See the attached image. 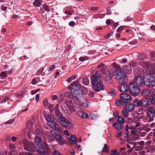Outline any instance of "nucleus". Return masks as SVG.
<instances>
[{"label": "nucleus", "mask_w": 155, "mask_h": 155, "mask_svg": "<svg viewBox=\"0 0 155 155\" xmlns=\"http://www.w3.org/2000/svg\"><path fill=\"white\" fill-rule=\"evenodd\" d=\"M72 101L67 99L62 104V108L64 110L65 113L68 115L70 114L72 112L74 111V108L72 105Z\"/></svg>", "instance_id": "5"}, {"label": "nucleus", "mask_w": 155, "mask_h": 155, "mask_svg": "<svg viewBox=\"0 0 155 155\" xmlns=\"http://www.w3.org/2000/svg\"><path fill=\"white\" fill-rule=\"evenodd\" d=\"M76 77L75 75H73L69 77L67 80L66 81L68 83L71 82L73 80L75 79Z\"/></svg>", "instance_id": "30"}, {"label": "nucleus", "mask_w": 155, "mask_h": 155, "mask_svg": "<svg viewBox=\"0 0 155 155\" xmlns=\"http://www.w3.org/2000/svg\"><path fill=\"white\" fill-rule=\"evenodd\" d=\"M15 119H13L11 120H8V121H7L5 124H12L13 122L15 121Z\"/></svg>", "instance_id": "47"}, {"label": "nucleus", "mask_w": 155, "mask_h": 155, "mask_svg": "<svg viewBox=\"0 0 155 155\" xmlns=\"http://www.w3.org/2000/svg\"><path fill=\"white\" fill-rule=\"evenodd\" d=\"M122 114L124 117H128L129 113L125 107H124V109L122 110Z\"/></svg>", "instance_id": "28"}, {"label": "nucleus", "mask_w": 155, "mask_h": 155, "mask_svg": "<svg viewBox=\"0 0 155 155\" xmlns=\"http://www.w3.org/2000/svg\"><path fill=\"white\" fill-rule=\"evenodd\" d=\"M137 144H139L140 146L143 149V146L145 145V143L144 141H141L139 142H137Z\"/></svg>", "instance_id": "39"}, {"label": "nucleus", "mask_w": 155, "mask_h": 155, "mask_svg": "<svg viewBox=\"0 0 155 155\" xmlns=\"http://www.w3.org/2000/svg\"><path fill=\"white\" fill-rule=\"evenodd\" d=\"M113 32H111L110 33L108 34L107 35L105 36L106 38H108L110 36H111L113 35Z\"/></svg>", "instance_id": "56"}, {"label": "nucleus", "mask_w": 155, "mask_h": 155, "mask_svg": "<svg viewBox=\"0 0 155 155\" xmlns=\"http://www.w3.org/2000/svg\"><path fill=\"white\" fill-rule=\"evenodd\" d=\"M41 143V144L39 145H38L37 144L38 146V149L37 150L38 152L41 154V155H45V149L42 147V141ZM36 143L37 144V143Z\"/></svg>", "instance_id": "19"}, {"label": "nucleus", "mask_w": 155, "mask_h": 155, "mask_svg": "<svg viewBox=\"0 0 155 155\" xmlns=\"http://www.w3.org/2000/svg\"><path fill=\"white\" fill-rule=\"evenodd\" d=\"M146 134V133L145 132H140V136L142 137H144Z\"/></svg>", "instance_id": "57"}, {"label": "nucleus", "mask_w": 155, "mask_h": 155, "mask_svg": "<svg viewBox=\"0 0 155 155\" xmlns=\"http://www.w3.org/2000/svg\"><path fill=\"white\" fill-rule=\"evenodd\" d=\"M126 27L125 26H120L118 28L117 30V31L119 33H121L122 32L123 30Z\"/></svg>", "instance_id": "36"}, {"label": "nucleus", "mask_w": 155, "mask_h": 155, "mask_svg": "<svg viewBox=\"0 0 155 155\" xmlns=\"http://www.w3.org/2000/svg\"><path fill=\"white\" fill-rule=\"evenodd\" d=\"M108 146L105 144H104V147L102 150V152L106 153L108 152Z\"/></svg>", "instance_id": "37"}, {"label": "nucleus", "mask_w": 155, "mask_h": 155, "mask_svg": "<svg viewBox=\"0 0 155 155\" xmlns=\"http://www.w3.org/2000/svg\"><path fill=\"white\" fill-rule=\"evenodd\" d=\"M23 96V94H18L16 95V97H17L19 98L20 99H21V98H22Z\"/></svg>", "instance_id": "62"}, {"label": "nucleus", "mask_w": 155, "mask_h": 155, "mask_svg": "<svg viewBox=\"0 0 155 155\" xmlns=\"http://www.w3.org/2000/svg\"><path fill=\"white\" fill-rule=\"evenodd\" d=\"M42 6L45 10L46 11L48 12L50 11V9L47 5L44 4L42 5Z\"/></svg>", "instance_id": "40"}, {"label": "nucleus", "mask_w": 155, "mask_h": 155, "mask_svg": "<svg viewBox=\"0 0 155 155\" xmlns=\"http://www.w3.org/2000/svg\"><path fill=\"white\" fill-rule=\"evenodd\" d=\"M46 120L48 125L51 126L53 129L57 131L60 130V127L58 124L56 123L53 115L48 114L47 116H46Z\"/></svg>", "instance_id": "7"}, {"label": "nucleus", "mask_w": 155, "mask_h": 155, "mask_svg": "<svg viewBox=\"0 0 155 155\" xmlns=\"http://www.w3.org/2000/svg\"><path fill=\"white\" fill-rule=\"evenodd\" d=\"M114 71V70L111 68L108 69L107 71H103L102 76L103 80L108 83H111L113 82L112 78Z\"/></svg>", "instance_id": "6"}, {"label": "nucleus", "mask_w": 155, "mask_h": 155, "mask_svg": "<svg viewBox=\"0 0 155 155\" xmlns=\"http://www.w3.org/2000/svg\"><path fill=\"white\" fill-rule=\"evenodd\" d=\"M89 59V57L87 56L81 57L79 58V60L81 61H84L85 60H88Z\"/></svg>", "instance_id": "38"}, {"label": "nucleus", "mask_w": 155, "mask_h": 155, "mask_svg": "<svg viewBox=\"0 0 155 155\" xmlns=\"http://www.w3.org/2000/svg\"><path fill=\"white\" fill-rule=\"evenodd\" d=\"M77 114L81 118L84 119L89 117L88 114L84 112L80 108H78Z\"/></svg>", "instance_id": "16"}, {"label": "nucleus", "mask_w": 155, "mask_h": 155, "mask_svg": "<svg viewBox=\"0 0 155 155\" xmlns=\"http://www.w3.org/2000/svg\"><path fill=\"white\" fill-rule=\"evenodd\" d=\"M82 82L84 85H88L89 84V81L88 77H84L82 80Z\"/></svg>", "instance_id": "27"}, {"label": "nucleus", "mask_w": 155, "mask_h": 155, "mask_svg": "<svg viewBox=\"0 0 155 155\" xmlns=\"http://www.w3.org/2000/svg\"><path fill=\"white\" fill-rule=\"evenodd\" d=\"M53 136L57 140L60 145H63L65 144V141L63 138L59 134L55 133L54 134V135Z\"/></svg>", "instance_id": "15"}, {"label": "nucleus", "mask_w": 155, "mask_h": 155, "mask_svg": "<svg viewBox=\"0 0 155 155\" xmlns=\"http://www.w3.org/2000/svg\"><path fill=\"white\" fill-rule=\"evenodd\" d=\"M35 118L34 117L32 118L31 120L27 123L26 125L27 127L29 129H31L35 124Z\"/></svg>", "instance_id": "20"}, {"label": "nucleus", "mask_w": 155, "mask_h": 155, "mask_svg": "<svg viewBox=\"0 0 155 155\" xmlns=\"http://www.w3.org/2000/svg\"><path fill=\"white\" fill-rule=\"evenodd\" d=\"M91 83L92 88L96 92L104 90V86L101 78V74L96 71L95 73L92 74L91 77Z\"/></svg>", "instance_id": "3"}, {"label": "nucleus", "mask_w": 155, "mask_h": 155, "mask_svg": "<svg viewBox=\"0 0 155 155\" xmlns=\"http://www.w3.org/2000/svg\"><path fill=\"white\" fill-rule=\"evenodd\" d=\"M35 133L36 136L35 138V141L36 143L39 145L41 144L42 142V134L40 130L38 128L35 129Z\"/></svg>", "instance_id": "11"}, {"label": "nucleus", "mask_w": 155, "mask_h": 155, "mask_svg": "<svg viewBox=\"0 0 155 155\" xmlns=\"http://www.w3.org/2000/svg\"><path fill=\"white\" fill-rule=\"evenodd\" d=\"M71 94H72L71 93V92L65 91L64 93V96L65 97L69 98L71 97Z\"/></svg>", "instance_id": "33"}, {"label": "nucleus", "mask_w": 155, "mask_h": 155, "mask_svg": "<svg viewBox=\"0 0 155 155\" xmlns=\"http://www.w3.org/2000/svg\"><path fill=\"white\" fill-rule=\"evenodd\" d=\"M60 123L66 129H70L72 125L71 123L67 119L65 118L61 115V117H58Z\"/></svg>", "instance_id": "10"}, {"label": "nucleus", "mask_w": 155, "mask_h": 155, "mask_svg": "<svg viewBox=\"0 0 155 155\" xmlns=\"http://www.w3.org/2000/svg\"><path fill=\"white\" fill-rule=\"evenodd\" d=\"M147 116L148 121L149 122H152L154 120V117L155 115V111L151 108H149L147 110Z\"/></svg>", "instance_id": "12"}, {"label": "nucleus", "mask_w": 155, "mask_h": 155, "mask_svg": "<svg viewBox=\"0 0 155 155\" xmlns=\"http://www.w3.org/2000/svg\"><path fill=\"white\" fill-rule=\"evenodd\" d=\"M150 100L151 103L154 104L155 103V95L152 94L150 96Z\"/></svg>", "instance_id": "31"}, {"label": "nucleus", "mask_w": 155, "mask_h": 155, "mask_svg": "<svg viewBox=\"0 0 155 155\" xmlns=\"http://www.w3.org/2000/svg\"><path fill=\"white\" fill-rule=\"evenodd\" d=\"M88 95L90 97H94V94L93 92L90 91Z\"/></svg>", "instance_id": "64"}, {"label": "nucleus", "mask_w": 155, "mask_h": 155, "mask_svg": "<svg viewBox=\"0 0 155 155\" xmlns=\"http://www.w3.org/2000/svg\"><path fill=\"white\" fill-rule=\"evenodd\" d=\"M116 120L118 121V122L121 124H124L125 123V119L120 116L116 118Z\"/></svg>", "instance_id": "26"}, {"label": "nucleus", "mask_w": 155, "mask_h": 155, "mask_svg": "<svg viewBox=\"0 0 155 155\" xmlns=\"http://www.w3.org/2000/svg\"><path fill=\"white\" fill-rule=\"evenodd\" d=\"M117 151L116 150H113L111 151V155H117Z\"/></svg>", "instance_id": "51"}, {"label": "nucleus", "mask_w": 155, "mask_h": 155, "mask_svg": "<svg viewBox=\"0 0 155 155\" xmlns=\"http://www.w3.org/2000/svg\"><path fill=\"white\" fill-rule=\"evenodd\" d=\"M23 144L25 150L29 151L31 153L35 152L36 150L35 148L33 147L32 143L26 139H25L23 140Z\"/></svg>", "instance_id": "9"}, {"label": "nucleus", "mask_w": 155, "mask_h": 155, "mask_svg": "<svg viewBox=\"0 0 155 155\" xmlns=\"http://www.w3.org/2000/svg\"><path fill=\"white\" fill-rule=\"evenodd\" d=\"M44 70V68L43 67H42L40 69H39L37 72V74L38 75H40L42 72Z\"/></svg>", "instance_id": "45"}, {"label": "nucleus", "mask_w": 155, "mask_h": 155, "mask_svg": "<svg viewBox=\"0 0 155 155\" xmlns=\"http://www.w3.org/2000/svg\"><path fill=\"white\" fill-rule=\"evenodd\" d=\"M53 154V155H62V154H61L58 151L56 150H55L54 151Z\"/></svg>", "instance_id": "50"}, {"label": "nucleus", "mask_w": 155, "mask_h": 155, "mask_svg": "<svg viewBox=\"0 0 155 155\" xmlns=\"http://www.w3.org/2000/svg\"><path fill=\"white\" fill-rule=\"evenodd\" d=\"M113 126L117 130H121L124 127L123 126L122 124L118 122L113 124Z\"/></svg>", "instance_id": "21"}, {"label": "nucleus", "mask_w": 155, "mask_h": 155, "mask_svg": "<svg viewBox=\"0 0 155 155\" xmlns=\"http://www.w3.org/2000/svg\"><path fill=\"white\" fill-rule=\"evenodd\" d=\"M130 133H131V134H132L133 135H134L137 134V129L135 128V129H133L132 130H131L130 131Z\"/></svg>", "instance_id": "53"}, {"label": "nucleus", "mask_w": 155, "mask_h": 155, "mask_svg": "<svg viewBox=\"0 0 155 155\" xmlns=\"http://www.w3.org/2000/svg\"><path fill=\"white\" fill-rule=\"evenodd\" d=\"M64 134L66 135V138L69 141H71V143L74 144H76L77 141L76 140V137L74 135H71L70 136V134L67 130H65L63 132Z\"/></svg>", "instance_id": "13"}, {"label": "nucleus", "mask_w": 155, "mask_h": 155, "mask_svg": "<svg viewBox=\"0 0 155 155\" xmlns=\"http://www.w3.org/2000/svg\"><path fill=\"white\" fill-rule=\"evenodd\" d=\"M40 96L39 94H37L35 96V100L37 102H38L39 100Z\"/></svg>", "instance_id": "61"}, {"label": "nucleus", "mask_w": 155, "mask_h": 155, "mask_svg": "<svg viewBox=\"0 0 155 155\" xmlns=\"http://www.w3.org/2000/svg\"><path fill=\"white\" fill-rule=\"evenodd\" d=\"M55 67V65L54 64H52L51 66H49L48 68V71H51L53 70Z\"/></svg>", "instance_id": "44"}, {"label": "nucleus", "mask_w": 155, "mask_h": 155, "mask_svg": "<svg viewBox=\"0 0 155 155\" xmlns=\"http://www.w3.org/2000/svg\"><path fill=\"white\" fill-rule=\"evenodd\" d=\"M6 72L5 71L2 72L0 74V76L2 77H5L6 75Z\"/></svg>", "instance_id": "52"}, {"label": "nucleus", "mask_w": 155, "mask_h": 155, "mask_svg": "<svg viewBox=\"0 0 155 155\" xmlns=\"http://www.w3.org/2000/svg\"><path fill=\"white\" fill-rule=\"evenodd\" d=\"M127 122L128 123L130 124H132L133 122V120L131 118H129L127 119Z\"/></svg>", "instance_id": "55"}, {"label": "nucleus", "mask_w": 155, "mask_h": 155, "mask_svg": "<svg viewBox=\"0 0 155 155\" xmlns=\"http://www.w3.org/2000/svg\"><path fill=\"white\" fill-rule=\"evenodd\" d=\"M43 103L44 106H47L48 104V99H44L43 100Z\"/></svg>", "instance_id": "43"}, {"label": "nucleus", "mask_w": 155, "mask_h": 155, "mask_svg": "<svg viewBox=\"0 0 155 155\" xmlns=\"http://www.w3.org/2000/svg\"><path fill=\"white\" fill-rule=\"evenodd\" d=\"M115 76L119 83H123L127 80V76L120 69H117L115 71Z\"/></svg>", "instance_id": "8"}, {"label": "nucleus", "mask_w": 155, "mask_h": 155, "mask_svg": "<svg viewBox=\"0 0 155 155\" xmlns=\"http://www.w3.org/2000/svg\"><path fill=\"white\" fill-rule=\"evenodd\" d=\"M135 72L138 74H141L143 73V69L141 68H138L135 70Z\"/></svg>", "instance_id": "29"}, {"label": "nucleus", "mask_w": 155, "mask_h": 155, "mask_svg": "<svg viewBox=\"0 0 155 155\" xmlns=\"http://www.w3.org/2000/svg\"><path fill=\"white\" fill-rule=\"evenodd\" d=\"M133 105L134 106L138 107L139 104V100L137 99H135L133 101Z\"/></svg>", "instance_id": "35"}, {"label": "nucleus", "mask_w": 155, "mask_h": 155, "mask_svg": "<svg viewBox=\"0 0 155 155\" xmlns=\"http://www.w3.org/2000/svg\"><path fill=\"white\" fill-rule=\"evenodd\" d=\"M140 64L147 70L144 74V79L141 75L136 76L133 81L129 84L130 93L135 96L137 95L140 92L139 87L145 85L148 87H151L155 85V64L143 61L140 62Z\"/></svg>", "instance_id": "1"}, {"label": "nucleus", "mask_w": 155, "mask_h": 155, "mask_svg": "<svg viewBox=\"0 0 155 155\" xmlns=\"http://www.w3.org/2000/svg\"><path fill=\"white\" fill-rule=\"evenodd\" d=\"M120 99L116 100L115 104L118 106L120 105H124L130 102L132 100V98L130 95L124 92L121 93L120 95Z\"/></svg>", "instance_id": "4"}, {"label": "nucleus", "mask_w": 155, "mask_h": 155, "mask_svg": "<svg viewBox=\"0 0 155 155\" xmlns=\"http://www.w3.org/2000/svg\"><path fill=\"white\" fill-rule=\"evenodd\" d=\"M140 137L138 134H136L134 135L133 136V138L134 140H136L139 138Z\"/></svg>", "instance_id": "46"}, {"label": "nucleus", "mask_w": 155, "mask_h": 155, "mask_svg": "<svg viewBox=\"0 0 155 155\" xmlns=\"http://www.w3.org/2000/svg\"><path fill=\"white\" fill-rule=\"evenodd\" d=\"M141 124H140V123H137L136 124L135 126V128L136 129H140V127H141Z\"/></svg>", "instance_id": "48"}, {"label": "nucleus", "mask_w": 155, "mask_h": 155, "mask_svg": "<svg viewBox=\"0 0 155 155\" xmlns=\"http://www.w3.org/2000/svg\"><path fill=\"white\" fill-rule=\"evenodd\" d=\"M150 58L153 60L155 59V52L153 51H151L150 54Z\"/></svg>", "instance_id": "42"}, {"label": "nucleus", "mask_w": 155, "mask_h": 155, "mask_svg": "<svg viewBox=\"0 0 155 155\" xmlns=\"http://www.w3.org/2000/svg\"><path fill=\"white\" fill-rule=\"evenodd\" d=\"M118 112L116 111L115 112H114L113 113V115L116 117V118H117L119 116L118 115Z\"/></svg>", "instance_id": "58"}, {"label": "nucleus", "mask_w": 155, "mask_h": 155, "mask_svg": "<svg viewBox=\"0 0 155 155\" xmlns=\"http://www.w3.org/2000/svg\"><path fill=\"white\" fill-rule=\"evenodd\" d=\"M48 108L51 112L53 111L54 109V105L53 104H49Z\"/></svg>", "instance_id": "49"}, {"label": "nucleus", "mask_w": 155, "mask_h": 155, "mask_svg": "<svg viewBox=\"0 0 155 155\" xmlns=\"http://www.w3.org/2000/svg\"><path fill=\"white\" fill-rule=\"evenodd\" d=\"M9 147L11 151H14L15 150V145L12 144H10L9 145Z\"/></svg>", "instance_id": "41"}, {"label": "nucleus", "mask_w": 155, "mask_h": 155, "mask_svg": "<svg viewBox=\"0 0 155 155\" xmlns=\"http://www.w3.org/2000/svg\"><path fill=\"white\" fill-rule=\"evenodd\" d=\"M123 69L124 72L127 74H130L132 72L131 68L130 65H126L124 66Z\"/></svg>", "instance_id": "18"}, {"label": "nucleus", "mask_w": 155, "mask_h": 155, "mask_svg": "<svg viewBox=\"0 0 155 155\" xmlns=\"http://www.w3.org/2000/svg\"><path fill=\"white\" fill-rule=\"evenodd\" d=\"M150 91L149 90L147 89H143L141 92V94L142 95L146 97L150 93Z\"/></svg>", "instance_id": "24"}, {"label": "nucleus", "mask_w": 155, "mask_h": 155, "mask_svg": "<svg viewBox=\"0 0 155 155\" xmlns=\"http://www.w3.org/2000/svg\"><path fill=\"white\" fill-rule=\"evenodd\" d=\"M108 94L111 96H114L116 94L115 91L114 89H112L108 91Z\"/></svg>", "instance_id": "34"}, {"label": "nucleus", "mask_w": 155, "mask_h": 155, "mask_svg": "<svg viewBox=\"0 0 155 155\" xmlns=\"http://www.w3.org/2000/svg\"><path fill=\"white\" fill-rule=\"evenodd\" d=\"M41 0H35L33 3V4L35 6L39 7L41 5Z\"/></svg>", "instance_id": "25"}, {"label": "nucleus", "mask_w": 155, "mask_h": 155, "mask_svg": "<svg viewBox=\"0 0 155 155\" xmlns=\"http://www.w3.org/2000/svg\"><path fill=\"white\" fill-rule=\"evenodd\" d=\"M81 87L78 81H75L71 84L70 87V92L72 95V100L74 102V103L75 104L79 106L83 105L87 108L88 107L89 101L83 96L81 93H79V91Z\"/></svg>", "instance_id": "2"}, {"label": "nucleus", "mask_w": 155, "mask_h": 155, "mask_svg": "<svg viewBox=\"0 0 155 155\" xmlns=\"http://www.w3.org/2000/svg\"><path fill=\"white\" fill-rule=\"evenodd\" d=\"M127 110L129 111L132 112L134 110V106L133 104H126L125 106V107Z\"/></svg>", "instance_id": "22"}, {"label": "nucleus", "mask_w": 155, "mask_h": 155, "mask_svg": "<svg viewBox=\"0 0 155 155\" xmlns=\"http://www.w3.org/2000/svg\"><path fill=\"white\" fill-rule=\"evenodd\" d=\"M54 112L56 114L57 116L58 117H61L62 115L61 113L59 110V106L58 104L56 105L54 109Z\"/></svg>", "instance_id": "23"}, {"label": "nucleus", "mask_w": 155, "mask_h": 155, "mask_svg": "<svg viewBox=\"0 0 155 155\" xmlns=\"http://www.w3.org/2000/svg\"><path fill=\"white\" fill-rule=\"evenodd\" d=\"M75 23L73 21L70 22L69 23V25L71 26H73L75 25Z\"/></svg>", "instance_id": "63"}, {"label": "nucleus", "mask_w": 155, "mask_h": 155, "mask_svg": "<svg viewBox=\"0 0 155 155\" xmlns=\"http://www.w3.org/2000/svg\"><path fill=\"white\" fill-rule=\"evenodd\" d=\"M138 117L139 120L142 119L143 117V114L142 113H139L138 115Z\"/></svg>", "instance_id": "59"}, {"label": "nucleus", "mask_w": 155, "mask_h": 155, "mask_svg": "<svg viewBox=\"0 0 155 155\" xmlns=\"http://www.w3.org/2000/svg\"><path fill=\"white\" fill-rule=\"evenodd\" d=\"M134 147L135 150L136 151H138L142 149L139 146L137 145V144H136V143L134 144Z\"/></svg>", "instance_id": "32"}, {"label": "nucleus", "mask_w": 155, "mask_h": 155, "mask_svg": "<svg viewBox=\"0 0 155 155\" xmlns=\"http://www.w3.org/2000/svg\"><path fill=\"white\" fill-rule=\"evenodd\" d=\"M120 84L119 86H118V90L120 92H127L128 90L130 92V89L129 88V85L128 87V85L125 84V82L123 83H120Z\"/></svg>", "instance_id": "14"}, {"label": "nucleus", "mask_w": 155, "mask_h": 155, "mask_svg": "<svg viewBox=\"0 0 155 155\" xmlns=\"http://www.w3.org/2000/svg\"><path fill=\"white\" fill-rule=\"evenodd\" d=\"M8 97H5L2 100L1 103H5L8 100Z\"/></svg>", "instance_id": "60"}, {"label": "nucleus", "mask_w": 155, "mask_h": 155, "mask_svg": "<svg viewBox=\"0 0 155 155\" xmlns=\"http://www.w3.org/2000/svg\"><path fill=\"white\" fill-rule=\"evenodd\" d=\"M150 102L148 99L146 98H143L141 101L140 104L143 106H148L150 105Z\"/></svg>", "instance_id": "17"}, {"label": "nucleus", "mask_w": 155, "mask_h": 155, "mask_svg": "<svg viewBox=\"0 0 155 155\" xmlns=\"http://www.w3.org/2000/svg\"><path fill=\"white\" fill-rule=\"evenodd\" d=\"M58 98V96L55 95H53L51 96V99L52 101L57 100Z\"/></svg>", "instance_id": "54"}]
</instances>
